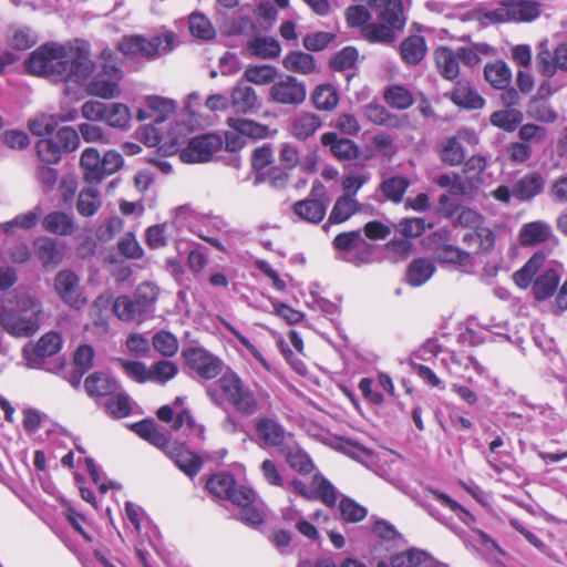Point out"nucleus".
<instances>
[{
	"mask_svg": "<svg viewBox=\"0 0 567 567\" xmlns=\"http://www.w3.org/2000/svg\"><path fill=\"white\" fill-rule=\"evenodd\" d=\"M400 53L406 64H419L426 54L424 38L421 35H411L404 39L400 45Z\"/></svg>",
	"mask_w": 567,
	"mask_h": 567,
	"instance_id": "473e14b6",
	"label": "nucleus"
},
{
	"mask_svg": "<svg viewBox=\"0 0 567 567\" xmlns=\"http://www.w3.org/2000/svg\"><path fill=\"white\" fill-rule=\"evenodd\" d=\"M234 504L240 507L239 517L245 524L255 526L264 522L265 513L261 503L257 499L255 491H252V495L249 499Z\"/></svg>",
	"mask_w": 567,
	"mask_h": 567,
	"instance_id": "37998d69",
	"label": "nucleus"
},
{
	"mask_svg": "<svg viewBox=\"0 0 567 567\" xmlns=\"http://www.w3.org/2000/svg\"><path fill=\"white\" fill-rule=\"evenodd\" d=\"M28 71L54 82L84 84L94 70V62L84 48H65L47 43L33 51L27 62Z\"/></svg>",
	"mask_w": 567,
	"mask_h": 567,
	"instance_id": "f257e3e1",
	"label": "nucleus"
},
{
	"mask_svg": "<svg viewBox=\"0 0 567 567\" xmlns=\"http://www.w3.org/2000/svg\"><path fill=\"white\" fill-rule=\"evenodd\" d=\"M339 511L341 519L347 523H358L364 519L368 515L365 507L361 506L349 497H342L339 503Z\"/></svg>",
	"mask_w": 567,
	"mask_h": 567,
	"instance_id": "680f3d73",
	"label": "nucleus"
},
{
	"mask_svg": "<svg viewBox=\"0 0 567 567\" xmlns=\"http://www.w3.org/2000/svg\"><path fill=\"white\" fill-rule=\"evenodd\" d=\"M122 71L115 65L104 64L101 70L86 83L90 95L102 99H112L120 94L118 83Z\"/></svg>",
	"mask_w": 567,
	"mask_h": 567,
	"instance_id": "ddd939ff",
	"label": "nucleus"
},
{
	"mask_svg": "<svg viewBox=\"0 0 567 567\" xmlns=\"http://www.w3.org/2000/svg\"><path fill=\"white\" fill-rule=\"evenodd\" d=\"M293 213L302 220L319 224L326 215V205L318 199H303L293 205Z\"/></svg>",
	"mask_w": 567,
	"mask_h": 567,
	"instance_id": "c9c22d12",
	"label": "nucleus"
},
{
	"mask_svg": "<svg viewBox=\"0 0 567 567\" xmlns=\"http://www.w3.org/2000/svg\"><path fill=\"white\" fill-rule=\"evenodd\" d=\"M84 386L91 396H106L117 391L118 383L105 373L95 372L85 379Z\"/></svg>",
	"mask_w": 567,
	"mask_h": 567,
	"instance_id": "7c9ffc66",
	"label": "nucleus"
},
{
	"mask_svg": "<svg viewBox=\"0 0 567 567\" xmlns=\"http://www.w3.org/2000/svg\"><path fill=\"white\" fill-rule=\"evenodd\" d=\"M367 118L377 124L385 125L389 127H400L401 121L395 115H391L388 110L377 103H370L364 107Z\"/></svg>",
	"mask_w": 567,
	"mask_h": 567,
	"instance_id": "8fccbe9b",
	"label": "nucleus"
},
{
	"mask_svg": "<svg viewBox=\"0 0 567 567\" xmlns=\"http://www.w3.org/2000/svg\"><path fill=\"white\" fill-rule=\"evenodd\" d=\"M8 39L10 45L18 50H28L38 41L35 33L27 27L12 28Z\"/></svg>",
	"mask_w": 567,
	"mask_h": 567,
	"instance_id": "774afa93",
	"label": "nucleus"
},
{
	"mask_svg": "<svg viewBox=\"0 0 567 567\" xmlns=\"http://www.w3.org/2000/svg\"><path fill=\"white\" fill-rule=\"evenodd\" d=\"M450 97L456 105L471 110L482 109L485 104L484 99L466 81H458Z\"/></svg>",
	"mask_w": 567,
	"mask_h": 567,
	"instance_id": "c85d7f7f",
	"label": "nucleus"
},
{
	"mask_svg": "<svg viewBox=\"0 0 567 567\" xmlns=\"http://www.w3.org/2000/svg\"><path fill=\"white\" fill-rule=\"evenodd\" d=\"M42 227L50 234L66 237L73 235L78 226L72 215L54 210L43 217Z\"/></svg>",
	"mask_w": 567,
	"mask_h": 567,
	"instance_id": "4be33fe9",
	"label": "nucleus"
},
{
	"mask_svg": "<svg viewBox=\"0 0 567 567\" xmlns=\"http://www.w3.org/2000/svg\"><path fill=\"white\" fill-rule=\"evenodd\" d=\"M277 76L278 69L269 64L249 65L244 72L246 81L257 85H272Z\"/></svg>",
	"mask_w": 567,
	"mask_h": 567,
	"instance_id": "c03bdc74",
	"label": "nucleus"
},
{
	"mask_svg": "<svg viewBox=\"0 0 567 567\" xmlns=\"http://www.w3.org/2000/svg\"><path fill=\"white\" fill-rule=\"evenodd\" d=\"M439 73L446 80H455L460 74V63L456 52L447 47H439L434 51Z\"/></svg>",
	"mask_w": 567,
	"mask_h": 567,
	"instance_id": "bb28decb",
	"label": "nucleus"
},
{
	"mask_svg": "<svg viewBox=\"0 0 567 567\" xmlns=\"http://www.w3.org/2000/svg\"><path fill=\"white\" fill-rule=\"evenodd\" d=\"M54 290L60 299L70 308L81 309L86 305L79 276L71 270H60L54 277Z\"/></svg>",
	"mask_w": 567,
	"mask_h": 567,
	"instance_id": "9d476101",
	"label": "nucleus"
},
{
	"mask_svg": "<svg viewBox=\"0 0 567 567\" xmlns=\"http://www.w3.org/2000/svg\"><path fill=\"white\" fill-rule=\"evenodd\" d=\"M395 31H399L398 28L380 21V23L372 22L363 25L361 33L371 43H391L395 40Z\"/></svg>",
	"mask_w": 567,
	"mask_h": 567,
	"instance_id": "4c0bfd02",
	"label": "nucleus"
},
{
	"mask_svg": "<svg viewBox=\"0 0 567 567\" xmlns=\"http://www.w3.org/2000/svg\"><path fill=\"white\" fill-rule=\"evenodd\" d=\"M551 237V227L543 220L527 223L519 230V244L525 247L546 243Z\"/></svg>",
	"mask_w": 567,
	"mask_h": 567,
	"instance_id": "b1692460",
	"label": "nucleus"
},
{
	"mask_svg": "<svg viewBox=\"0 0 567 567\" xmlns=\"http://www.w3.org/2000/svg\"><path fill=\"white\" fill-rule=\"evenodd\" d=\"M206 488L216 497L228 499L231 503H241L249 499L252 489L246 486H237L231 474L220 472L213 475L206 483Z\"/></svg>",
	"mask_w": 567,
	"mask_h": 567,
	"instance_id": "f8f14e48",
	"label": "nucleus"
},
{
	"mask_svg": "<svg viewBox=\"0 0 567 567\" xmlns=\"http://www.w3.org/2000/svg\"><path fill=\"white\" fill-rule=\"evenodd\" d=\"M176 44L177 38L175 33L164 30L151 38L143 35L124 37L118 44V50L126 56H143L148 60H155L172 52Z\"/></svg>",
	"mask_w": 567,
	"mask_h": 567,
	"instance_id": "7ed1b4c3",
	"label": "nucleus"
},
{
	"mask_svg": "<svg viewBox=\"0 0 567 567\" xmlns=\"http://www.w3.org/2000/svg\"><path fill=\"white\" fill-rule=\"evenodd\" d=\"M146 104L151 112L154 115V123H162L166 115L175 112L176 103L171 99H165L161 96H147Z\"/></svg>",
	"mask_w": 567,
	"mask_h": 567,
	"instance_id": "bf43d9fd",
	"label": "nucleus"
},
{
	"mask_svg": "<svg viewBox=\"0 0 567 567\" xmlns=\"http://www.w3.org/2000/svg\"><path fill=\"white\" fill-rule=\"evenodd\" d=\"M133 298L136 300L137 306L148 316L151 308L158 298V287L153 282H142L137 286Z\"/></svg>",
	"mask_w": 567,
	"mask_h": 567,
	"instance_id": "864d4df0",
	"label": "nucleus"
},
{
	"mask_svg": "<svg viewBox=\"0 0 567 567\" xmlns=\"http://www.w3.org/2000/svg\"><path fill=\"white\" fill-rule=\"evenodd\" d=\"M524 115L517 109H503L491 114L489 122L492 125L506 131L514 132L523 122Z\"/></svg>",
	"mask_w": 567,
	"mask_h": 567,
	"instance_id": "ea45409f",
	"label": "nucleus"
},
{
	"mask_svg": "<svg viewBox=\"0 0 567 567\" xmlns=\"http://www.w3.org/2000/svg\"><path fill=\"white\" fill-rule=\"evenodd\" d=\"M41 312L42 303L37 297L21 293L17 298L14 313L0 305V324L12 336L28 337L38 331Z\"/></svg>",
	"mask_w": 567,
	"mask_h": 567,
	"instance_id": "f03ea898",
	"label": "nucleus"
},
{
	"mask_svg": "<svg viewBox=\"0 0 567 567\" xmlns=\"http://www.w3.org/2000/svg\"><path fill=\"white\" fill-rule=\"evenodd\" d=\"M322 125L321 117L311 112L298 113L289 124V134L298 141H306Z\"/></svg>",
	"mask_w": 567,
	"mask_h": 567,
	"instance_id": "aec40b11",
	"label": "nucleus"
},
{
	"mask_svg": "<svg viewBox=\"0 0 567 567\" xmlns=\"http://www.w3.org/2000/svg\"><path fill=\"white\" fill-rule=\"evenodd\" d=\"M152 344L154 349L163 357H174L178 351L177 338L165 330L158 331L153 336Z\"/></svg>",
	"mask_w": 567,
	"mask_h": 567,
	"instance_id": "13d9d810",
	"label": "nucleus"
},
{
	"mask_svg": "<svg viewBox=\"0 0 567 567\" xmlns=\"http://www.w3.org/2000/svg\"><path fill=\"white\" fill-rule=\"evenodd\" d=\"M539 14V3L534 0H508L495 9L477 10L475 19L482 24L530 22Z\"/></svg>",
	"mask_w": 567,
	"mask_h": 567,
	"instance_id": "20e7f679",
	"label": "nucleus"
},
{
	"mask_svg": "<svg viewBox=\"0 0 567 567\" xmlns=\"http://www.w3.org/2000/svg\"><path fill=\"white\" fill-rule=\"evenodd\" d=\"M526 113L530 118L544 123H553L557 118V114L549 103L540 97L530 100Z\"/></svg>",
	"mask_w": 567,
	"mask_h": 567,
	"instance_id": "5fc2aeb1",
	"label": "nucleus"
},
{
	"mask_svg": "<svg viewBox=\"0 0 567 567\" xmlns=\"http://www.w3.org/2000/svg\"><path fill=\"white\" fill-rule=\"evenodd\" d=\"M184 401V398L177 396L173 405H163L157 411V417L163 422H174L173 429L190 440L203 441L205 427L195 421L189 410L183 408Z\"/></svg>",
	"mask_w": 567,
	"mask_h": 567,
	"instance_id": "39448f33",
	"label": "nucleus"
},
{
	"mask_svg": "<svg viewBox=\"0 0 567 567\" xmlns=\"http://www.w3.org/2000/svg\"><path fill=\"white\" fill-rule=\"evenodd\" d=\"M80 165L83 169L84 179L87 183H100L103 179L101 155L96 148H85L82 152Z\"/></svg>",
	"mask_w": 567,
	"mask_h": 567,
	"instance_id": "c756f323",
	"label": "nucleus"
},
{
	"mask_svg": "<svg viewBox=\"0 0 567 567\" xmlns=\"http://www.w3.org/2000/svg\"><path fill=\"white\" fill-rule=\"evenodd\" d=\"M183 357L187 365L203 379H215L223 371V361L204 348L195 347L184 350Z\"/></svg>",
	"mask_w": 567,
	"mask_h": 567,
	"instance_id": "9b49d317",
	"label": "nucleus"
},
{
	"mask_svg": "<svg viewBox=\"0 0 567 567\" xmlns=\"http://www.w3.org/2000/svg\"><path fill=\"white\" fill-rule=\"evenodd\" d=\"M258 444L262 449L280 447L286 439L285 427L272 417H261L256 424Z\"/></svg>",
	"mask_w": 567,
	"mask_h": 567,
	"instance_id": "a211bd4d",
	"label": "nucleus"
},
{
	"mask_svg": "<svg viewBox=\"0 0 567 567\" xmlns=\"http://www.w3.org/2000/svg\"><path fill=\"white\" fill-rule=\"evenodd\" d=\"M103 122L111 127L126 130L131 122L130 109L122 103H110L106 105Z\"/></svg>",
	"mask_w": 567,
	"mask_h": 567,
	"instance_id": "49530a36",
	"label": "nucleus"
},
{
	"mask_svg": "<svg viewBox=\"0 0 567 567\" xmlns=\"http://www.w3.org/2000/svg\"><path fill=\"white\" fill-rule=\"evenodd\" d=\"M311 99L317 110L332 111L339 103V93L333 85L321 84L313 90Z\"/></svg>",
	"mask_w": 567,
	"mask_h": 567,
	"instance_id": "79ce46f5",
	"label": "nucleus"
},
{
	"mask_svg": "<svg viewBox=\"0 0 567 567\" xmlns=\"http://www.w3.org/2000/svg\"><path fill=\"white\" fill-rule=\"evenodd\" d=\"M102 205L101 194L95 187L81 189L76 200V210L82 217L94 216Z\"/></svg>",
	"mask_w": 567,
	"mask_h": 567,
	"instance_id": "58836bf2",
	"label": "nucleus"
},
{
	"mask_svg": "<svg viewBox=\"0 0 567 567\" xmlns=\"http://www.w3.org/2000/svg\"><path fill=\"white\" fill-rule=\"evenodd\" d=\"M544 189V178L538 172H530L518 178L513 187L512 194L520 202L532 200Z\"/></svg>",
	"mask_w": 567,
	"mask_h": 567,
	"instance_id": "412c9836",
	"label": "nucleus"
},
{
	"mask_svg": "<svg viewBox=\"0 0 567 567\" xmlns=\"http://www.w3.org/2000/svg\"><path fill=\"white\" fill-rule=\"evenodd\" d=\"M190 33L202 40H212L216 32L210 21L200 13H193L189 17Z\"/></svg>",
	"mask_w": 567,
	"mask_h": 567,
	"instance_id": "69168bd1",
	"label": "nucleus"
},
{
	"mask_svg": "<svg viewBox=\"0 0 567 567\" xmlns=\"http://www.w3.org/2000/svg\"><path fill=\"white\" fill-rule=\"evenodd\" d=\"M465 154L460 141L453 136L449 137L442 145L441 159L451 165H460L464 161Z\"/></svg>",
	"mask_w": 567,
	"mask_h": 567,
	"instance_id": "e2e57ef3",
	"label": "nucleus"
},
{
	"mask_svg": "<svg viewBox=\"0 0 567 567\" xmlns=\"http://www.w3.org/2000/svg\"><path fill=\"white\" fill-rule=\"evenodd\" d=\"M409 186L410 181L408 178L403 176H393L383 181L381 184V190L389 200L400 203L402 202Z\"/></svg>",
	"mask_w": 567,
	"mask_h": 567,
	"instance_id": "3c124183",
	"label": "nucleus"
},
{
	"mask_svg": "<svg viewBox=\"0 0 567 567\" xmlns=\"http://www.w3.org/2000/svg\"><path fill=\"white\" fill-rule=\"evenodd\" d=\"M559 282V277L554 269H546L534 281L533 290L538 300H544L554 295Z\"/></svg>",
	"mask_w": 567,
	"mask_h": 567,
	"instance_id": "a18cd8bd",
	"label": "nucleus"
},
{
	"mask_svg": "<svg viewBox=\"0 0 567 567\" xmlns=\"http://www.w3.org/2000/svg\"><path fill=\"white\" fill-rule=\"evenodd\" d=\"M62 343L61 334L50 331L43 334L35 344L24 346L23 358L27 361L25 365L30 369L48 370L45 359L58 354Z\"/></svg>",
	"mask_w": 567,
	"mask_h": 567,
	"instance_id": "0eeeda50",
	"label": "nucleus"
},
{
	"mask_svg": "<svg viewBox=\"0 0 567 567\" xmlns=\"http://www.w3.org/2000/svg\"><path fill=\"white\" fill-rule=\"evenodd\" d=\"M113 311L124 322H143L147 315L137 306L136 300L130 296H120L114 300Z\"/></svg>",
	"mask_w": 567,
	"mask_h": 567,
	"instance_id": "a878e982",
	"label": "nucleus"
},
{
	"mask_svg": "<svg viewBox=\"0 0 567 567\" xmlns=\"http://www.w3.org/2000/svg\"><path fill=\"white\" fill-rule=\"evenodd\" d=\"M284 68L292 73L309 75L316 71V60L310 53L292 51L282 59Z\"/></svg>",
	"mask_w": 567,
	"mask_h": 567,
	"instance_id": "2f4dec72",
	"label": "nucleus"
},
{
	"mask_svg": "<svg viewBox=\"0 0 567 567\" xmlns=\"http://www.w3.org/2000/svg\"><path fill=\"white\" fill-rule=\"evenodd\" d=\"M289 179L288 173L278 166H271L265 173H259L255 177V184L267 183L275 189L284 188Z\"/></svg>",
	"mask_w": 567,
	"mask_h": 567,
	"instance_id": "0e129e2a",
	"label": "nucleus"
},
{
	"mask_svg": "<svg viewBox=\"0 0 567 567\" xmlns=\"http://www.w3.org/2000/svg\"><path fill=\"white\" fill-rule=\"evenodd\" d=\"M323 146L330 148V152L340 161L352 159L358 154L355 144L347 138H341L334 132H327L321 135Z\"/></svg>",
	"mask_w": 567,
	"mask_h": 567,
	"instance_id": "393cba45",
	"label": "nucleus"
},
{
	"mask_svg": "<svg viewBox=\"0 0 567 567\" xmlns=\"http://www.w3.org/2000/svg\"><path fill=\"white\" fill-rule=\"evenodd\" d=\"M486 81L497 90L507 89L512 81V71L502 60L487 63L484 68Z\"/></svg>",
	"mask_w": 567,
	"mask_h": 567,
	"instance_id": "72a5a7b5",
	"label": "nucleus"
},
{
	"mask_svg": "<svg viewBox=\"0 0 567 567\" xmlns=\"http://www.w3.org/2000/svg\"><path fill=\"white\" fill-rule=\"evenodd\" d=\"M230 107L237 114H251L258 110V95L250 85L238 82L230 91Z\"/></svg>",
	"mask_w": 567,
	"mask_h": 567,
	"instance_id": "6ab92c4d",
	"label": "nucleus"
},
{
	"mask_svg": "<svg viewBox=\"0 0 567 567\" xmlns=\"http://www.w3.org/2000/svg\"><path fill=\"white\" fill-rule=\"evenodd\" d=\"M286 461L292 470L301 474H308L313 470L310 456L299 447H290L286 452Z\"/></svg>",
	"mask_w": 567,
	"mask_h": 567,
	"instance_id": "338daca9",
	"label": "nucleus"
},
{
	"mask_svg": "<svg viewBox=\"0 0 567 567\" xmlns=\"http://www.w3.org/2000/svg\"><path fill=\"white\" fill-rule=\"evenodd\" d=\"M357 200L352 196H341L334 203L327 224L323 229L327 231L329 225L341 224L348 220L357 210Z\"/></svg>",
	"mask_w": 567,
	"mask_h": 567,
	"instance_id": "a19ab883",
	"label": "nucleus"
},
{
	"mask_svg": "<svg viewBox=\"0 0 567 567\" xmlns=\"http://www.w3.org/2000/svg\"><path fill=\"white\" fill-rule=\"evenodd\" d=\"M287 489L306 499H320L329 507H333L338 501L336 487L321 474H315L309 484L293 480L288 483Z\"/></svg>",
	"mask_w": 567,
	"mask_h": 567,
	"instance_id": "423d86ee",
	"label": "nucleus"
},
{
	"mask_svg": "<svg viewBox=\"0 0 567 567\" xmlns=\"http://www.w3.org/2000/svg\"><path fill=\"white\" fill-rule=\"evenodd\" d=\"M434 183L441 188H447L452 195L463 196L471 193V183H467L456 173L442 174L435 177Z\"/></svg>",
	"mask_w": 567,
	"mask_h": 567,
	"instance_id": "09e8293b",
	"label": "nucleus"
},
{
	"mask_svg": "<svg viewBox=\"0 0 567 567\" xmlns=\"http://www.w3.org/2000/svg\"><path fill=\"white\" fill-rule=\"evenodd\" d=\"M178 373L177 365L168 360H159L150 368V382L165 384Z\"/></svg>",
	"mask_w": 567,
	"mask_h": 567,
	"instance_id": "4d7b16f0",
	"label": "nucleus"
},
{
	"mask_svg": "<svg viewBox=\"0 0 567 567\" xmlns=\"http://www.w3.org/2000/svg\"><path fill=\"white\" fill-rule=\"evenodd\" d=\"M267 399L266 392H255L244 383L230 405L244 415H254L268 404Z\"/></svg>",
	"mask_w": 567,
	"mask_h": 567,
	"instance_id": "f3484780",
	"label": "nucleus"
},
{
	"mask_svg": "<svg viewBox=\"0 0 567 567\" xmlns=\"http://www.w3.org/2000/svg\"><path fill=\"white\" fill-rule=\"evenodd\" d=\"M33 247L37 258L45 268L54 267L62 260V254L58 248L56 241L51 237L41 236L37 238Z\"/></svg>",
	"mask_w": 567,
	"mask_h": 567,
	"instance_id": "cd10ccee",
	"label": "nucleus"
},
{
	"mask_svg": "<svg viewBox=\"0 0 567 567\" xmlns=\"http://www.w3.org/2000/svg\"><path fill=\"white\" fill-rule=\"evenodd\" d=\"M430 493L437 502L453 512L455 516L466 526L472 527V525L475 523V517L457 502L452 499L447 494L436 489H430Z\"/></svg>",
	"mask_w": 567,
	"mask_h": 567,
	"instance_id": "603ef678",
	"label": "nucleus"
},
{
	"mask_svg": "<svg viewBox=\"0 0 567 567\" xmlns=\"http://www.w3.org/2000/svg\"><path fill=\"white\" fill-rule=\"evenodd\" d=\"M384 97H385L386 103L391 107H394L398 110L409 109L414 102V99H413L411 92L408 89H405L403 86H399V85H393V86L389 87L385 91Z\"/></svg>",
	"mask_w": 567,
	"mask_h": 567,
	"instance_id": "052dcab7",
	"label": "nucleus"
},
{
	"mask_svg": "<svg viewBox=\"0 0 567 567\" xmlns=\"http://www.w3.org/2000/svg\"><path fill=\"white\" fill-rule=\"evenodd\" d=\"M545 261L543 252L534 254L530 259L517 271L513 274L514 282L523 289H526L533 281L535 275L540 270Z\"/></svg>",
	"mask_w": 567,
	"mask_h": 567,
	"instance_id": "e433bc0d",
	"label": "nucleus"
},
{
	"mask_svg": "<svg viewBox=\"0 0 567 567\" xmlns=\"http://www.w3.org/2000/svg\"><path fill=\"white\" fill-rule=\"evenodd\" d=\"M306 96V85L292 75H285L284 78L275 81L272 85H270L268 92V99L270 102L287 106H297L302 104Z\"/></svg>",
	"mask_w": 567,
	"mask_h": 567,
	"instance_id": "6e6552de",
	"label": "nucleus"
},
{
	"mask_svg": "<svg viewBox=\"0 0 567 567\" xmlns=\"http://www.w3.org/2000/svg\"><path fill=\"white\" fill-rule=\"evenodd\" d=\"M434 264L426 258L414 259L408 267L406 281L413 287L424 285L434 274Z\"/></svg>",
	"mask_w": 567,
	"mask_h": 567,
	"instance_id": "f704fd0d",
	"label": "nucleus"
},
{
	"mask_svg": "<svg viewBox=\"0 0 567 567\" xmlns=\"http://www.w3.org/2000/svg\"><path fill=\"white\" fill-rule=\"evenodd\" d=\"M224 141L217 134H203L190 138L182 150L181 158L185 163H204L223 148Z\"/></svg>",
	"mask_w": 567,
	"mask_h": 567,
	"instance_id": "1a4fd4ad",
	"label": "nucleus"
},
{
	"mask_svg": "<svg viewBox=\"0 0 567 567\" xmlns=\"http://www.w3.org/2000/svg\"><path fill=\"white\" fill-rule=\"evenodd\" d=\"M333 247L344 254V259L357 265L367 261L369 245L360 230L341 233L333 239Z\"/></svg>",
	"mask_w": 567,
	"mask_h": 567,
	"instance_id": "2eb2a0df",
	"label": "nucleus"
},
{
	"mask_svg": "<svg viewBox=\"0 0 567 567\" xmlns=\"http://www.w3.org/2000/svg\"><path fill=\"white\" fill-rule=\"evenodd\" d=\"M250 52L261 59H275L279 56L281 48L274 38L258 37L248 43Z\"/></svg>",
	"mask_w": 567,
	"mask_h": 567,
	"instance_id": "de8ad7c7",
	"label": "nucleus"
},
{
	"mask_svg": "<svg viewBox=\"0 0 567 567\" xmlns=\"http://www.w3.org/2000/svg\"><path fill=\"white\" fill-rule=\"evenodd\" d=\"M167 455L176 466L189 477H194L203 467V458L194 452L182 446H174L167 451Z\"/></svg>",
	"mask_w": 567,
	"mask_h": 567,
	"instance_id": "5701e85b",
	"label": "nucleus"
},
{
	"mask_svg": "<svg viewBox=\"0 0 567 567\" xmlns=\"http://www.w3.org/2000/svg\"><path fill=\"white\" fill-rule=\"evenodd\" d=\"M369 7L382 22L402 30L406 23V14L402 0H369Z\"/></svg>",
	"mask_w": 567,
	"mask_h": 567,
	"instance_id": "dca6fc26",
	"label": "nucleus"
},
{
	"mask_svg": "<svg viewBox=\"0 0 567 567\" xmlns=\"http://www.w3.org/2000/svg\"><path fill=\"white\" fill-rule=\"evenodd\" d=\"M436 259L442 264L466 266L470 261V254L453 245H443L435 251Z\"/></svg>",
	"mask_w": 567,
	"mask_h": 567,
	"instance_id": "6e6d98bb",
	"label": "nucleus"
},
{
	"mask_svg": "<svg viewBox=\"0 0 567 567\" xmlns=\"http://www.w3.org/2000/svg\"><path fill=\"white\" fill-rule=\"evenodd\" d=\"M243 384L244 381L237 373L227 371L217 382L206 388V394L213 404L224 408L226 403L230 404Z\"/></svg>",
	"mask_w": 567,
	"mask_h": 567,
	"instance_id": "4468645a",
	"label": "nucleus"
}]
</instances>
